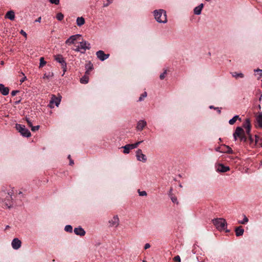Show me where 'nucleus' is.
I'll return each instance as SVG.
<instances>
[{
    "mask_svg": "<svg viewBox=\"0 0 262 262\" xmlns=\"http://www.w3.org/2000/svg\"><path fill=\"white\" fill-rule=\"evenodd\" d=\"M20 33L23 35L25 37H27V34L23 30H21L20 31Z\"/></svg>",
    "mask_w": 262,
    "mask_h": 262,
    "instance_id": "nucleus-47",
    "label": "nucleus"
},
{
    "mask_svg": "<svg viewBox=\"0 0 262 262\" xmlns=\"http://www.w3.org/2000/svg\"><path fill=\"white\" fill-rule=\"evenodd\" d=\"M154 16L156 20L160 23H166L167 21L166 13L164 10H155Z\"/></svg>",
    "mask_w": 262,
    "mask_h": 262,
    "instance_id": "nucleus-1",
    "label": "nucleus"
},
{
    "mask_svg": "<svg viewBox=\"0 0 262 262\" xmlns=\"http://www.w3.org/2000/svg\"><path fill=\"white\" fill-rule=\"evenodd\" d=\"M16 128L23 136L25 137H29L31 136L30 132L27 128H26L25 126L19 124H16Z\"/></svg>",
    "mask_w": 262,
    "mask_h": 262,
    "instance_id": "nucleus-5",
    "label": "nucleus"
},
{
    "mask_svg": "<svg viewBox=\"0 0 262 262\" xmlns=\"http://www.w3.org/2000/svg\"><path fill=\"white\" fill-rule=\"evenodd\" d=\"M255 72H257L259 75V77L257 78L258 79H260L262 77V70L257 69L254 70Z\"/></svg>",
    "mask_w": 262,
    "mask_h": 262,
    "instance_id": "nucleus-32",
    "label": "nucleus"
},
{
    "mask_svg": "<svg viewBox=\"0 0 262 262\" xmlns=\"http://www.w3.org/2000/svg\"><path fill=\"white\" fill-rule=\"evenodd\" d=\"M0 92L4 96L7 95L9 93V89L3 84H0Z\"/></svg>",
    "mask_w": 262,
    "mask_h": 262,
    "instance_id": "nucleus-16",
    "label": "nucleus"
},
{
    "mask_svg": "<svg viewBox=\"0 0 262 262\" xmlns=\"http://www.w3.org/2000/svg\"><path fill=\"white\" fill-rule=\"evenodd\" d=\"M223 148V146L222 147H219L217 148H216V150L217 151H219V152H221V149Z\"/></svg>",
    "mask_w": 262,
    "mask_h": 262,
    "instance_id": "nucleus-53",
    "label": "nucleus"
},
{
    "mask_svg": "<svg viewBox=\"0 0 262 262\" xmlns=\"http://www.w3.org/2000/svg\"><path fill=\"white\" fill-rule=\"evenodd\" d=\"M82 40L81 35L79 34H76L71 36L67 40V44H73L76 45L80 42V40Z\"/></svg>",
    "mask_w": 262,
    "mask_h": 262,
    "instance_id": "nucleus-6",
    "label": "nucleus"
},
{
    "mask_svg": "<svg viewBox=\"0 0 262 262\" xmlns=\"http://www.w3.org/2000/svg\"><path fill=\"white\" fill-rule=\"evenodd\" d=\"M261 146L262 147V143L261 144Z\"/></svg>",
    "mask_w": 262,
    "mask_h": 262,
    "instance_id": "nucleus-63",
    "label": "nucleus"
},
{
    "mask_svg": "<svg viewBox=\"0 0 262 262\" xmlns=\"http://www.w3.org/2000/svg\"><path fill=\"white\" fill-rule=\"evenodd\" d=\"M172 188H171V189H170V191L169 192V194H168L170 197L171 196L173 195L172 194Z\"/></svg>",
    "mask_w": 262,
    "mask_h": 262,
    "instance_id": "nucleus-54",
    "label": "nucleus"
},
{
    "mask_svg": "<svg viewBox=\"0 0 262 262\" xmlns=\"http://www.w3.org/2000/svg\"><path fill=\"white\" fill-rule=\"evenodd\" d=\"M85 23V20L82 17H78L76 20V24L78 26H81Z\"/></svg>",
    "mask_w": 262,
    "mask_h": 262,
    "instance_id": "nucleus-25",
    "label": "nucleus"
},
{
    "mask_svg": "<svg viewBox=\"0 0 262 262\" xmlns=\"http://www.w3.org/2000/svg\"><path fill=\"white\" fill-rule=\"evenodd\" d=\"M138 193H139V195H140V196H146L147 195V193L145 191H140V190H138Z\"/></svg>",
    "mask_w": 262,
    "mask_h": 262,
    "instance_id": "nucleus-38",
    "label": "nucleus"
},
{
    "mask_svg": "<svg viewBox=\"0 0 262 262\" xmlns=\"http://www.w3.org/2000/svg\"><path fill=\"white\" fill-rule=\"evenodd\" d=\"M146 122L144 120H140L137 125V129L139 130H142L146 126Z\"/></svg>",
    "mask_w": 262,
    "mask_h": 262,
    "instance_id": "nucleus-17",
    "label": "nucleus"
},
{
    "mask_svg": "<svg viewBox=\"0 0 262 262\" xmlns=\"http://www.w3.org/2000/svg\"><path fill=\"white\" fill-rule=\"evenodd\" d=\"M215 109H217L219 113H220L221 111L219 110V108L218 107L216 108Z\"/></svg>",
    "mask_w": 262,
    "mask_h": 262,
    "instance_id": "nucleus-57",
    "label": "nucleus"
},
{
    "mask_svg": "<svg viewBox=\"0 0 262 262\" xmlns=\"http://www.w3.org/2000/svg\"><path fill=\"white\" fill-rule=\"evenodd\" d=\"M143 262H147V261H146V260H143Z\"/></svg>",
    "mask_w": 262,
    "mask_h": 262,
    "instance_id": "nucleus-62",
    "label": "nucleus"
},
{
    "mask_svg": "<svg viewBox=\"0 0 262 262\" xmlns=\"http://www.w3.org/2000/svg\"><path fill=\"white\" fill-rule=\"evenodd\" d=\"M12 194L13 193L12 191L8 192L4 201L5 206L9 208L12 206Z\"/></svg>",
    "mask_w": 262,
    "mask_h": 262,
    "instance_id": "nucleus-10",
    "label": "nucleus"
},
{
    "mask_svg": "<svg viewBox=\"0 0 262 262\" xmlns=\"http://www.w3.org/2000/svg\"><path fill=\"white\" fill-rule=\"evenodd\" d=\"M77 44L78 45L76 46V48L74 50L76 51H80L82 53H84L86 49H90L91 48L90 44L86 41L83 40L82 39Z\"/></svg>",
    "mask_w": 262,
    "mask_h": 262,
    "instance_id": "nucleus-3",
    "label": "nucleus"
},
{
    "mask_svg": "<svg viewBox=\"0 0 262 262\" xmlns=\"http://www.w3.org/2000/svg\"><path fill=\"white\" fill-rule=\"evenodd\" d=\"M241 120V118L239 117V116L236 115L234 117H233L231 119H230L229 121V123L230 125L234 124L235 122L237 121V120Z\"/></svg>",
    "mask_w": 262,
    "mask_h": 262,
    "instance_id": "nucleus-27",
    "label": "nucleus"
},
{
    "mask_svg": "<svg viewBox=\"0 0 262 262\" xmlns=\"http://www.w3.org/2000/svg\"><path fill=\"white\" fill-rule=\"evenodd\" d=\"M136 157L138 161L145 162L147 161L146 156L142 153V151L140 149H138L136 151Z\"/></svg>",
    "mask_w": 262,
    "mask_h": 262,
    "instance_id": "nucleus-11",
    "label": "nucleus"
},
{
    "mask_svg": "<svg viewBox=\"0 0 262 262\" xmlns=\"http://www.w3.org/2000/svg\"><path fill=\"white\" fill-rule=\"evenodd\" d=\"M93 64H92L91 63H89V64H86L85 66V68L86 69V71L85 72L86 74H90V72L93 69Z\"/></svg>",
    "mask_w": 262,
    "mask_h": 262,
    "instance_id": "nucleus-28",
    "label": "nucleus"
},
{
    "mask_svg": "<svg viewBox=\"0 0 262 262\" xmlns=\"http://www.w3.org/2000/svg\"><path fill=\"white\" fill-rule=\"evenodd\" d=\"M73 228L71 225H67V232H72Z\"/></svg>",
    "mask_w": 262,
    "mask_h": 262,
    "instance_id": "nucleus-41",
    "label": "nucleus"
},
{
    "mask_svg": "<svg viewBox=\"0 0 262 262\" xmlns=\"http://www.w3.org/2000/svg\"><path fill=\"white\" fill-rule=\"evenodd\" d=\"M50 76V75H47V74H44L43 78H48Z\"/></svg>",
    "mask_w": 262,
    "mask_h": 262,
    "instance_id": "nucleus-56",
    "label": "nucleus"
},
{
    "mask_svg": "<svg viewBox=\"0 0 262 262\" xmlns=\"http://www.w3.org/2000/svg\"><path fill=\"white\" fill-rule=\"evenodd\" d=\"M142 142H143L142 141H138L134 144H130L132 148L134 149V148H137L139 146V145L140 143H141Z\"/></svg>",
    "mask_w": 262,
    "mask_h": 262,
    "instance_id": "nucleus-33",
    "label": "nucleus"
},
{
    "mask_svg": "<svg viewBox=\"0 0 262 262\" xmlns=\"http://www.w3.org/2000/svg\"><path fill=\"white\" fill-rule=\"evenodd\" d=\"M230 170L229 166H226L222 164H219L217 166V171L221 172H225Z\"/></svg>",
    "mask_w": 262,
    "mask_h": 262,
    "instance_id": "nucleus-14",
    "label": "nucleus"
},
{
    "mask_svg": "<svg viewBox=\"0 0 262 262\" xmlns=\"http://www.w3.org/2000/svg\"><path fill=\"white\" fill-rule=\"evenodd\" d=\"M74 232L76 235L80 236H83L85 234V231L80 227L75 228L74 230Z\"/></svg>",
    "mask_w": 262,
    "mask_h": 262,
    "instance_id": "nucleus-15",
    "label": "nucleus"
},
{
    "mask_svg": "<svg viewBox=\"0 0 262 262\" xmlns=\"http://www.w3.org/2000/svg\"><path fill=\"white\" fill-rule=\"evenodd\" d=\"M40 127V126L39 125H37V126H32L31 127V130L32 132H35V131H37L39 129Z\"/></svg>",
    "mask_w": 262,
    "mask_h": 262,
    "instance_id": "nucleus-36",
    "label": "nucleus"
},
{
    "mask_svg": "<svg viewBox=\"0 0 262 262\" xmlns=\"http://www.w3.org/2000/svg\"><path fill=\"white\" fill-rule=\"evenodd\" d=\"M173 260L176 262H181V258L180 256L177 255L173 258Z\"/></svg>",
    "mask_w": 262,
    "mask_h": 262,
    "instance_id": "nucleus-43",
    "label": "nucleus"
},
{
    "mask_svg": "<svg viewBox=\"0 0 262 262\" xmlns=\"http://www.w3.org/2000/svg\"><path fill=\"white\" fill-rule=\"evenodd\" d=\"M170 199L173 203H177V204L178 203V202H177V198L175 196H173V195L171 196Z\"/></svg>",
    "mask_w": 262,
    "mask_h": 262,
    "instance_id": "nucleus-39",
    "label": "nucleus"
},
{
    "mask_svg": "<svg viewBox=\"0 0 262 262\" xmlns=\"http://www.w3.org/2000/svg\"><path fill=\"white\" fill-rule=\"evenodd\" d=\"M26 121H27V122L28 123V124L29 126V127H31L33 125L31 121V120L29 118H26Z\"/></svg>",
    "mask_w": 262,
    "mask_h": 262,
    "instance_id": "nucleus-45",
    "label": "nucleus"
},
{
    "mask_svg": "<svg viewBox=\"0 0 262 262\" xmlns=\"http://www.w3.org/2000/svg\"><path fill=\"white\" fill-rule=\"evenodd\" d=\"M111 1L112 0H107L108 2L106 4H103V7H107L112 3Z\"/></svg>",
    "mask_w": 262,
    "mask_h": 262,
    "instance_id": "nucleus-48",
    "label": "nucleus"
},
{
    "mask_svg": "<svg viewBox=\"0 0 262 262\" xmlns=\"http://www.w3.org/2000/svg\"><path fill=\"white\" fill-rule=\"evenodd\" d=\"M226 232H229V230H226Z\"/></svg>",
    "mask_w": 262,
    "mask_h": 262,
    "instance_id": "nucleus-60",
    "label": "nucleus"
},
{
    "mask_svg": "<svg viewBox=\"0 0 262 262\" xmlns=\"http://www.w3.org/2000/svg\"><path fill=\"white\" fill-rule=\"evenodd\" d=\"M255 144H257L258 143V142L259 138V137L258 136L255 135Z\"/></svg>",
    "mask_w": 262,
    "mask_h": 262,
    "instance_id": "nucleus-51",
    "label": "nucleus"
},
{
    "mask_svg": "<svg viewBox=\"0 0 262 262\" xmlns=\"http://www.w3.org/2000/svg\"><path fill=\"white\" fill-rule=\"evenodd\" d=\"M54 59L58 63L61 64L63 69V74L66 73V67H64L65 61L64 58L60 54H57L54 55Z\"/></svg>",
    "mask_w": 262,
    "mask_h": 262,
    "instance_id": "nucleus-9",
    "label": "nucleus"
},
{
    "mask_svg": "<svg viewBox=\"0 0 262 262\" xmlns=\"http://www.w3.org/2000/svg\"><path fill=\"white\" fill-rule=\"evenodd\" d=\"M166 74H167V70H165L164 71V72L163 73H162V74L160 75V78L161 80L165 78V75H166Z\"/></svg>",
    "mask_w": 262,
    "mask_h": 262,
    "instance_id": "nucleus-37",
    "label": "nucleus"
},
{
    "mask_svg": "<svg viewBox=\"0 0 262 262\" xmlns=\"http://www.w3.org/2000/svg\"><path fill=\"white\" fill-rule=\"evenodd\" d=\"M18 92H19V91H17V90L12 91L11 92V94L12 96H15V95H16V94H17V93H18Z\"/></svg>",
    "mask_w": 262,
    "mask_h": 262,
    "instance_id": "nucleus-46",
    "label": "nucleus"
},
{
    "mask_svg": "<svg viewBox=\"0 0 262 262\" xmlns=\"http://www.w3.org/2000/svg\"><path fill=\"white\" fill-rule=\"evenodd\" d=\"M246 129V134H247V135H250L251 134V133H250L251 128H248Z\"/></svg>",
    "mask_w": 262,
    "mask_h": 262,
    "instance_id": "nucleus-50",
    "label": "nucleus"
},
{
    "mask_svg": "<svg viewBox=\"0 0 262 262\" xmlns=\"http://www.w3.org/2000/svg\"><path fill=\"white\" fill-rule=\"evenodd\" d=\"M41 17H38L36 20H35V22H38V23H40V21H41Z\"/></svg>",
    "mask_w": 262,
    "mask_h": 262,
    "instance_id": "nucleus-55",
    "label": "nucleus"
},
{
    "mask_svg": "<svg viewBox=\"0 0 262 262\" xmlns=\"http://www.w3.org/2000/svg\"><path fill=\"white\" fill-rule=\"evenodd\" d=\"M1 64H4V62H3V61H2V62H1Z\"/></svg>",
    "mask_w": 262,
    "mask_h": 262,
    "instance_id": "nucleus-61",
    "label": "nucleus"
},
{
    "mask_svg": "<svg viewBox=\"0 0 262 262\" xmlns=\"http://www.w3.org/2000/svg\"><path fill=\"white\" fill-rule=\"evenodd\" d=\"M89 74H86L85 73L84 75L80 78V81L81 83L86 84L88 83L89 79Z\"/></svg>",
    "mask_w": 262,
    "mask_h": 262,
    "instance_id": "nucleus-22",
    "label": "nucleus"
},
{
    "mask_svg": "<svg viewBox=\"0 0 262 262\" xmlns=\"http://www.w3.org/2000/svg\"><path fill=\"white\" fill-rule=\"evenodd\" d=\"M256 121L260 127L262 128V113L259 112L256 117Z\"/></svg>",
    "mask_w": 262,
    "mask_h": 262,
    "instance_id": "nucleus-24",
    "label": "nucleus"
},
{
    "mask_svg": "<svg viewBox=\"0 0 262 262\" xmlns=\"http://www.w3.org/2000/svg\"><path fill=\"white\" fill-rule=\"evenodd\" d=\"M120 223V220L117 215H114L112 219L108 221V226L110 227H118Z\"/></svg>",
    "mask_w": 262,
    "mask_h": 262,
    "instance_id": "nucleus-8",
    "label": "nucleus"
},
{
    "mask_svg": "<svg viewBox=\"0 0 262 262\" xmlns=\"http://www.w3.org/2000/svg\"><path fill=\"white\" fill-rule=\"evenodd\" d=\"M51 4L55 5H58L59 3V0H49Z\"/></svg>",
    "mask_w": 262,
    "mask_h": 262,
    "instance_id": "nucleus-42",
    "label": "nucleus"
},
{
    "mask_svg": "<svg viewBox=\"0 0 262 262\" xmlns=\"http://www.w3.org/2000/svg\"><path fill=\"white\" fill-rule=\"evenodd\" d=\"M212 223L219 230H224L227 226V224L225 219L217 218L212 220Z\"/></svg>",
    "mask_w": 262,
    "mask_h": 262,
    "instance_id": "nucleus-2",
    "label": "nucleus"
},
{
    "mask_svg": "<svg viewBox=\"0 0 262 262\" xmlns=\"http://www.w3.org/2000/svg\"><path fill=\"white\" fill-rule=\"evenodd\" d=\"M210 108H214V109H215V108H214L213 106H210Z\"/></svg>",
    "mask_w": 262,
    "mask_h": 262,
    "instance_id": "nucleus-58",
    "label": "nucleus"
},
{
    "mask_svg": "<svg viewBox=\"0 0 262 262\" xmlns=\"http://www.w3.org/2000/svg\"><path fill=\"white\" fill-rule=\"evenodd\" d=\"M147 96V93L146 92H144L143 94H142L140 96V97H139V101H142L144 98H145V97H146Z\"/></svg>",
    "mask_w": 262,
    "mask_h": 262,
    "instance_id": "nucleus-30",
    "label": "nucleus"
},
{
    "mask_svg": "<svg viewBox=\"0 0 262 262\" xmlns=\"http://www.w3.org/2000/svg\"><path fill=\"white\" fill-rule=\"evenodd\" d=\"M11 246L13 249L18 250L21 246V242L18 238H15L11 242Z\"/></svg>",
    "mask_w": 262,
    "mask_h": 262,
    "instance_id": "nucleus-12",
    "label": "nucleus"
},
{
    "mask_svg": "<svg viewBox=\"0 0 262 262\" xmlns=\"http://www.w3.org/2000/svg\"><path fill=\"white\" fill-rule=\"evenodd\" d=\"M97 57L101 61H104L108 58L110 55L106 54L103 51L99 50L96 52Z\"/></svg>",
    "mask_w": 262,
    "mask_h": 262,
    "instance_id": "nucleus-13",
    "label": "nucleus"
},
{
    "mask_svg": "<svg viewBox=\"0 0 262 262\" xmlns=\"http://www.w3.org/2000/svg\"><path fill=\"white\" fill-rule=\"evenodd\" d=\"M243 126L245 129L251 127V123H250V120L249 118H247L246 119L245 121L243 123Z\"/></svg>",
    "mask_w": 262,
    "mask_h": 262,
    "instance_id": "nucleus-26",
    "label": "nucleus"
},
{
    "mask_svg": "<svg viewBox=\"0 0 262 262\" xmlns=\"http://www.w3.org/2000/svg\"><path fill=\"white\" fill-rule=\"evenodd\" d=\"M248 222V219L244 215V220L242 221H238V223L241 224H246Z\"/></svg>",
    "mask_w": 262,
    "mask_h": 262,
    "instance_id": "nucleus-35",
    "label": "nucleus"
},
{
    "mask_svg": "<svg viewBox=\"0 0 262 262\" xmlns=\"http://www.w3.org/2000/svg\"><path fill=\"white\" fill-rule=\"evenodd\" d=\"M122 148L124 149L123 153L125 154H128L130 149H133L130 144H126V145L122 146Z\"/></svg>",
    "mask_w": 262,
    "mask_h": 262,
    "instance_id": "nucleus-23",
    "label": "nucleus"
},
{
    "mask_svg": "<svg viewBox=\"0 0 262 262\" xmlns=\"http://www.w3.org/2000/svg\"><path fill=\"white\" fill-rule=\"evenodd\" d=\"M64 17V15L63 14H62V13H58L57 15H56V18L58 20H61L63 19Z\"/></svg>",
    "mask_w": 262,
    "mask_h": 262,
    "instance_id": "nucleus-31",
    "label": "nucleus"
},
{
    "mask_svg": "<svg viewBox=\"0 0 262 262\" xmlns=\"http://www.w3.org/2000/svg\"><path fill=\"white\" fill-rule=\"evenodd\" d=\"M221 152L232 154L233 150L229 146L223 145V148L221 150Z\"/></svg>",
    "mask_w": 262,
    "mask_h": 262,
    "instance_id": "nucleus-19",
    "label": "nucleus"
},
{
    "mask_svg": "<svg viewBox=\"0 0 262 262\" xmlns=\"http://www.w3.org/2000/svg\"><path fill=\"white\" fill-rule=\"evenodd\" d=\"M232 76L234 77L237 78H243L244 77V75L242 73H237L236 72H232L231 73Z\"/></svg>",
    "mask_w": 262,
    "mask_h": 262,
    "instance_id": "nucleus-29",
    "label": "nucleus"
},
{
    "mask_svg": "<svg viewBox=\"0 0 262 262\" xmlns=\"http://www.w3.org/2000/svg\"><path fill=\"white\" fill-rule=\"evenodd\" d=\"M234 139L236 140L237 137L240 138L241 141H244L246 142L247 141V137L245 135L244 129L241 127H237L236 128L235 132L233 134Z\"/></svg>",
    "mask_w": 262,
    "mask_h": 262,
    "instance_id": "nucleus-4",
    "label": "nucleus"
},
{
    "mask_svg": "<svg viewBox=\"0 0 262 262\" xmlns=\"http://www.w3.org/2000/svg\"><path fill=\"white\" fill-rule=\"evenodd\" d=\"M68 159H69V165H74V161L71 159V156L69 155L68 157Z\"/></svg>",
    "mask_w": 262,
    "mask_h": 262,
    "instance_id": "nucleus-40",
    "label": "nucleus"
},
{
    "mask_svg": "<svg viewBox=\"0 0 262 262\" xmlns=\"http://www.w3.org/2000/svg\"><path fill=\"white\" fill-rule=\"evenodd\" d=\"M248 138H249L250 142L251 143L253 142V139L252 138L251 134H250V135H248Z\"/></svg>",
    "mask_w": 262,
    "mask_h": 262,
    "instance_id": "nucleus-49",
    "label": "nucleus"
},
{
    "mask_svg": "<svg viewBox=\"0 0 262 262\" xmlns=\"http://www.w3.org/2000/svg\"><path fill=\"white\" fill-rule=\"evenodd\" d=\"M5 17L11 20H13L15 18V13L12 10L7 12L6 14Z\"/></svg>",
    "mask_w": 262,
    "mask_h": 262,
    "instance_id": "nucleus-20",
    "label": "nucleus"
},
{
    "mask_svg": "<svg viewBox=\"0 0 262 262\" xmlns=\"http://www.w3.org/2000/svg\"><path fill=\"white\" fill-rule=\"evenodd\" d=\"M150 247V245L149 244L147 243L144 246V249H147Z\"/></svg>",
    "mask_w": 262,
    "mask_h": 262,
    "instance_id": "nucleus-52",
    "label": "nucleus"
},
{
    "mask_svg": "<svg viewBox=\"0 0 262 262\" xmlns=\"http://www.w3.org/2000/svg\"><path fill=\"white\" fill-rule=\"evenodd\" d=\"M204 7L203 4H201L198 7L194 9V13L196 15H199L201 13L202 10Z\"/></svg>",
    "mask_w": 262,
    "mask_h": 262,
    "instance_id": "nucleus-21",
    "label": "nucleus"
},
{
    "mask_svg": "<svg viewBox=\"0 0 262 262\" xmlns=\"http://www.w3.org/2000/svg\"><path fill=\"white\" fill-rule=\"evenodd\" d=\"M21 74H22L24 76V77L20 80V83H22L23 82H24L26 80L27 77H26V76H25L23 72H21Z\"/></svg>",
    "mask_w": 262,
    "mask_h": 262,
    "instance_id": "nucleus-44",
    "label": "nucleus"
},
{
    "mask_svg": "<svg viewBox=\"0 0 262 262\" xmlns=\"http://www.w3.org/2000/svg\"><path fill=\"white\" fill-rule=\"evenodd\" d=\"M60 101L61 99L60 97H57L55 95H53L50 100L48 106L49 107L53 108L55 106H58L60 104Z\"/></svg>",
    "mask_w": 262,
    "mask_h": 262,
    "instance_id": "nucleus-7",
    "label": "nucleus"
},
{
    "mask_svg": "<svg viewBox=\"0 0 262 262\" xmlns=\"http://www.w3.org/2000/svg\"><path fill=\"white\" fill-rule=\"evenodd\" d=\"M46 63V62L45 61L43 57H41L40 58V63H39V67H43Z\"/></svg>",
    "mask_w": 262,
    "mask_h": 262,
    "instance_id": "nucleus-34",
    "label": "nucleus"
},
{
    "mask_svg": "<svg viewBox=\"0 0 262 262\" xmlns=\"http://www.w3.org/2000/svg\"><path fill=\"white\" fill-rule=\"evenodd\" d=\"M9 228V226H7L6 227V229H7V228Z\"/></svg>",
    "mask_w": 262,
    "mask_h": 262,
    "instance_id": "nucleus-59",
    "label": "nucleus"
},
{
    "mask_svg": "<svg viewBox=\"0 0 262 262\" xmlns=\"http://www.w3.org/2000/svg\"><path fill=\"white\" fill-rule=\"evenodd\" d=\"M235 232L236 236H239L243 234L244 230L243 227L240 226L235 228Z\"/></svg>",
    "mask_w": 262,
    "mask_h": 262,
    "instance_id": "nucleus-18",
    "label": "nucleus"
}]
</instances>
